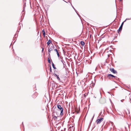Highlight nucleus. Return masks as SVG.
Segmentation results:
<instances>
[{"mask_svg":"<svg viewBox=\"0 0 131 131\" xmlns=\"http://www.w3.org/2000/svg\"><path fill=\"white\" fill-rule=\"evenodd\" d=\"M48 62L49 63H51L50 60L49 58H48Z\"/></svg>","mask_w":131,"mask_h":131,"instance_id":"4468645a","label":"nucleus"},{"mask_svg":"<svg viewBox=\"0 0 131 131\" xmlns=\"http://www.w3.org/2000/svg\"><path fill=\"white\" fill-rule=\"evenodd\" d=\"M56 0H53V1H55Z\"/></svg>","mask_w":131,"mask_h":131,"instance_id":"412c9836","label":"nucleus"},{"mask_svg":"<svg viewBox=\"0 0 131 131\" xmlns=\"http://www.w3.org/2000/svg\"><path fill=\"white\" fill-rule=\"evenodd\" d=\"M110 71L113 72L114 74H115L117 73V72L113 68H110Z\"/></svg>","mask_w":131,"mask_h":131,"instance_id":"423d86ee","label":"nucleus"},{"mask_svg":"<svg viewBox=\"0 0 131 131\" xmlns=\"http://www.w3.org/2000/svg\"><path fill=\"white\" fill-rule=\"evenodd\" d=\"M127 19H126L121 24V26L119 27V29L118 30V33H119V32H120L122 30V28L123 27V24H124V22H125L126 21V20Z\"/></svg>","mask_w":131,"mask_h":131,"instance_id":"20e7f679","label":"nucleus"},{"mask_svg":"<svg viewBox=\"0 0 131 131\" xmlns=\"http://www.w3.org/2000/svg\"><path fill=\"white\" fill-rule=\"evenodd\" d=\"M43 50H44V49H43V48H42V52H43Z\"/></svg>","mask_w":131,"mask_h":131,"instance_id":"f3484780","label":"nucleus"},{"mask_svg":"<svg viewBox=\"0 0 131 131\" xmlns=\"http://www.w3.org/2000/svg\"><path fill=\"white\" fill-rule=\"evenodd\" d=\"M104 119L102 118L99 119H98L96 121V122L97 124H100L101 122L103 121Z\"/></svg>","mask_w":131,"mask_h":131,"instance_id":"f03ea898","label":"nucleus"},{"mask_svg":"<svg viewBox=\"0 0 131 131\" xmlns=\"http://www.w3.org/2000/svg\"><path fill=\"white\" fill-rule=\"evenodd\" d=\"M57 107L59 109V110H60L58 111V112H56L57 113V115L59 114L60 112V115H62L63 114V109L62 107L60 105H57Z\"/></svg>","mask_w":131,"mask_h":131,"instance_id":"f257e3e1","label":"nucleus"},{"mask_svg":"<svg viewBox=\"0 0 131 131\" xmlns=\"http://www.w3.org/2000/svg\"><path fill=\"white\" fill-rule=\"evenodd\" d=\"M53 118L54 119H57V117L55 116H54Z\"/></svg>","mask_w":131,"mask_h":131,"instance_id":"2eb2a0df","label":"nucleus"},{"mask_svg":"<svg viewBox=\"0 0 131 131\" xmlns=\"http://www.w3.org/2000/svg\"><path fill=\"white\" fill-rule=\"evenodd\" d=\"M52 66L53 67V68L55 69H56V67H55V66H54V64L52 62Z\"/></svg>","mask_w":131,"mask_h":131,"instance_id":"ddd939ff","label":"nucleus"},{"mask_svg":"<svg viewBox=\"0 0 131 131\" xmlns=\"http://www.w3.org/2000/svg\"><path fill=\"white\" fill-rule=\"evenodd\" d=\"M106 100L104 98L101 99L100 101V103L101 104H104L106 103Z\"/></svg>","mask_w":131,"mask_h":131,"instance_id":"39448f33","label":"nucleus"},{"mask_svg":"<svg viewBox=\"0 0 131 131\" xmlns=\"http://www.w3.org/2000/svg\"><path fill=\"white\" fill-rule=\"evenodd\" d=\"M81 45H82V46H83L84 45L85 43L83 41H81Z\"/></svg>","mask_w":131,"mask_h":131,"instance_id":"f8f14e48","label":"nucleus"},{"mask_svg":"<svg viewBox=\"0 0 131 131\" xmlns=\"http://www.w3.org/2000/svg\"><path fill=\"white\" fill-rule=\"evenodd\" d=\"M77 112V114H78V113H79V112L78 111H77V112Z\"/></svg>","mask_w":131,"mask_h":131,"instance_id":"a211bd4d","label":"nucleus"},{"mask_svg":"<svg viewBox=\"0 0 131 131\" xmlns=\"http://www.w3.org/2000/svg\"><path fill=\"white\" fill-rule=\"evenodd\" d=\"M51 43V41L49 40H48V42H47V44L48 46H49V45L50 43Z\"/></svg>","mask_w":131,"mask_h":131,"instance_id":"9b49d317","label":"nucleus"},{"mask_svg":"<svg viewBox=\"0 0 131 131\" xmlns=\"http://www.w3.org/2000/svg\"><path fill=\"white\" fill-rule=\"evenodd\" d=\"M42 32L43 33V37H45V31L44 29L43 30H42Z\"/></svg>","mask_w":131,"mask_h":131,"instance_id":"9d476101","label":"nucleus"},{"mask_svg":"<svg viewBox=\"0 0 131 131\" xmlns=\"http://www.w3.org/2000/svg\"><path fill=\"white\" fill-rule=\"evenodd\" d=\"M54 51L57 54V55L58 57H59L60 56V55L58 52L57 50L55 49H54Z\"/></svg>","mask_w":131,"mask_h":131,"instance_id":"6e6552de","label":"nucleus"},{"mask_svg":"<svg viewBox=\"0 0 131 131\" xmlns=\"http://www.w3.org/2000/svg\"><path fill=\"white\" fill-rule=\"evenodd\" d=\"M119 1L120 2H121L122 1V0H119Z\"/></svg>","mask_w":131,"mask_h":131,"instance_id":"6ab92c4d","label":"nucleus"},{"mask_svg":"<svg viewBox=\"0 0 131 131\" xmlns=\"http://www.w3.org/2000/svg\"><path fill=\"white\" fill-rule=\"evenodd\" d=\"M54 75L55 77H57V79L59 81H60V78L57 74H56L55 73H54Z\"/></svg>","mask_w":131,"mask_h":131,"instance_id":"1a4fd4ad","label":"nucleus"},{"mask_svg":"<svg viewBox=\"0 0 131 131\" xmlns=\"http://www.w3.org/2000/svg\"><path fill=\"white\" fill-rule=\"evenodd\" d=\"M53 46L52 47H51L50 48L49 47L48 48V51L50 53L51 51L53 50Z\"/></svg>","mask_w":131,"mask_h":131,"instance_id":"0eeeda50","label":"nucleus"},{"mask_svg":"<svg viewBox=\"0 0 131 131\" xmlns=\"http://www.w3.org/2000/svg\"><path fill=\"white\" fill-rule=\"evenodd\" d=\"M50 72H52V70H51V67L50 66Z\"/></svg>","mask_w":131,"mask_h":131,"instance_id":"dca6fc26","label":"nucleus"},{"mask_svg":"<svg viewBox=\"0 0 131 131\" xmlns=\"http://www.w3.org/2000/svg\"><path fill=\"white\" fill-rule=\"evenodd\" d=\"M55 108L54 109V112H55Z\"/></svg>","mask_w":131,"mask_h":131,"instance_id":"aec40b11","label":"nucleus"},{"mask_svg":"<svg viewBox=\"0 0 131 131\" xmlns=\"http://www.w3.org/2000/svg\"><path fill=\"white\" fill-rule=\"evenodd\" d=\"M107 77L109 79H112V78H116V77L111 74H108L107 75Z\"/></svg>","mask_w":131,"mask_h":131,"instance_id":"7ed1b4c3","label":"nucleus"}]
</instances>
